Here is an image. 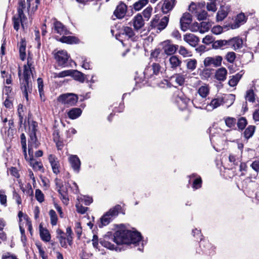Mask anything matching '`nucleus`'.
<instances>
[{
	"instance_id": "nucleus-7",
	"label": "nucleus",
	"mask_w": 259,
	"mask_h": 259,
	"mask_svg": "<svg viewBox=\"0 0 259 259\" xmlns=\"http://www.w3.org/2000/svg\"><path fill=\"white\" fill-rule=\"evenodd\" d=\"M189 11L193 13L199 20H203L206 19L208 16L207 12L204 10L200 9L199 5H196L194 3H192L189 8Z\"/></svg>"
},
{
	"instance_id": "nucleus-26",
	"label": "nucleus",
	"mask_w": 259,
	"mask_h": 259,
	"mask_svg": "<svg viewBox=\"0 0 259 259\" xmlns=\"http://www.w3.org/2000/svg\"><path fill=\"white\" fill-rule=\"evenodd\" d=\"M27 161H29L31 166L35 170H41L43 168V165L41 162L36 161L33 158V155L32 156H27Z\"/></svg>"
},
{
	"instance_id": "nucleus-63",
	"label": "nucleus",
	"mask_w": 259,
	"mask_h": 259,
	"mask_svg": "<svg viewBox=\"0 0 259 259\" xmlns=\"http://www.w3.org/2000/svg\"><path fill=\"white\" fill-rule=\"evenodd\" d=\"M199 23L195 22L189 25L188 29L192 32H199Z\"/></svg>"
},
{
	"instance_id": "nucleus-3",
	"label": "nucleus",
	"mask_w": 259,
	"mask_h": 259,
	"mask_svg": "<svg viewBox=\"0 0 259 259\" xmlns=\"http://www.w3.org/2000/svg\"><path fill=\"white\" fill-rule=\"evenodd\" d=\"M25 9V0H19L18 7L17 9L18 16L13 17L14 28L18 30L20 27V23L23 29L26 24L27 18L24 14V10Z\"/></svg>"
},
{
	"instance_id": "nucleus-23",
	"label": "nucleus",
	"mask_w": 259,
	"mask_h": 259,
	"mask_svg": "<svg viewBox=\"0 0 259 259\" xmlns=\"http://www.w3.org/2000/svg\"><path fill=\"white\" fill-rule=\"evenodd\" d=\"M54 30L56 33L60 35H67L69 32L65 27L60 22L56 21L54 23Z\"/></svg>"
},
{
	"instance_id": "nucleus-25",
	"label": "nucleus",
	"mask_w": 259,
	"mask_h": 259,
	"mask_svg": "<svg viewBox=\"0 0 259 259\" xmlns=\"http://www.w3.org/2000/svg\"><path fill=\"white\" fill-rule=\"evenodd\" d=\"M229 46L234 50L241 48L242 46V40L239 37H234L228 40Z\"/></svg>"
},
{
	"instance_id": "nucleus-11",
	"label": "nucleus",
	"mask_w": 259,
	"mask_h": 259,
	"mask_svg": "<svg viewBox=\"0 0 259 259\" xmlns=\"http://www.w3.org/2000/svg\"><path fill=\"white\" fill-rule=\"evenodd\" d=\"M68 161L73 171L78 173L80 169L81 161L76 155L69 154Z\"/></svg>"
},
{
	"instance_id": "nucleus-17",
	"label": "nucleus",
	"mask_w": 259,
	"mask_h": 259,
	"mask_svg": "<svg viewBox=\"0 0 259 259\" xmlns=\"http://www.w3.org/2000/svg\"><path fill=\"white\" fill-rule=\"evenodd\" d=\"M178 46L171 44L169 40L163 42V49L164 52L167 55H171L176 52Z\"/></svg>"
},
{
	"instance_id": "nucleus-5",
	"label": "nucleus",
	"mask_w": 259,
	"mask_h": 259,
	"mask_svg": "<svg viewBox=\"0 0 259 259\" xmlns=\"http://www.w3.org/2000/svg\"><path fill=\"white\" fill-rule=\"evenodd\" d=\"M119 208L120 206L117 205L111 208L104 213L100 219V223L98 225L99 227L102 228L108 225L118 215Z\"/></svg>"
},
{
	"instance_id": "nucleus-37",
	"label": "nucleus",
	"mask_w": 259,
	"mask_h": 259,
	"mask_svg": "<svg viewBox=\"0 0 259 259\" xmlns=\"http://www.w3.org/2000/svg\"><path fill=\"white\" fill-rule=\"evenodd\" d=\"M197 93L202 98H205L209 93V88L208 85H201L198 90Z\"/></svg>"
},
{
	"instance_id": "nucleus-9",
	"label": "nucleus",
	"mask_w": 259,
	"mask_h": 259,
	"mask_svg": "<svg viewBox=\"0 0 259 259\" xmlns=\"http://www.w3.org/2000/svg\"><path fill=\"white\" fill-rule=\"evenodd\" d=\"M55 59L59 66H65L70 57L67 52L64 50L58 51L54 54Z\"/></svg>"
},
{
	"instance_id": "nucleus-13",
	"label": "nucleus",
	"mask_w": 259,
	"mask_h": 259,
	"mask_svg": "<svg viewBox=\"0 0 259 259\" xmlns=\"http://www.w3.org/2000/svg\"><path fill=\"white\" fill-rule=\"evenodd\" d=\"M134 29L138 32L142 30L145 25L144 20L140 14L136 15L132 20Z\"/></svg>"
},
{
	"instance_id": "nucleus-59",
	"label": "nucleus",
	"mask_w": 259,
	"mask_h": 259,
	"mask_svg": "<svg viewBox=\"0 0 259 259\" xmlns=\"http://www.w3.org/2000/svg\"><path fill=\"white\" fill-rule=\"evenodd\" d=\"M37 82L39 95L41 97L42 95H44V83L42 79L41 78H38L37 79Z\"/></svg>"
},
{
	"instance_id": "nucleus-49",
	"label": "nucleus",
	"mask_w": 259,
	"mask_h": 259,
	"mask_svg": "<svg viewBox=\"0 0 259 259\" xmlns=\"http://www.w3.org/2000/svg\"><path fill=\"white\" fill-rule=\"evenodd\" d=\"M186 61L187 69L192 71L196 68L197 65V61L195 59H190L187 60Z\"/></svg>"
},
{
	"instance_id": "nucleus-57",
	"label": "nucleus",
	"mask_w": 259,
	"mask_h": 259,
	"mask_svg": "<svg viewBox=\"0 0 259 259\" xmlns=\"http://www.w3.org/2000/svg\"><path fill=\"white\" fill-rule=\"evenodd\" d=\"M175 78V81L179 85H182L185 82L184 76L180 74H177L174 77Z\"/></svg>"
},
{
	"instance_id": "nucleus-33",
	"label": "nucleus",
	"mask_w": 259,
	"mask_h": 259,
	"mask_svg": "<svg viewBox=\"0 0 259 259\" xmlns=\"http://www.w3.org/2000/svg\"><path fill=\"white\" fill-rule=\"evenodd\" d=\"M40 236L44 241L48 242L50 240V235L47 229L42 227L41 224L39 225Z\"/></svg>"
},
{
	"instance_id": "nucleus-16",
	"label": "nucleus",
	"mask_w": 259,
	"mask_h": 259,
	"mask_svg": "<svg viewBox=\"0 0 259 259\" xmlns=\"http://www.w3.org/2000/svg\"><path fill=\"white\" fill-rule=\"evenodd\" d=\"M222 105H223V99L222 97H218L212 99L210 102L206 105L205 109L212 111Z\"/></svg>"
},
{
	"instance_id": "nucleus-50",
	"label": "nucleus",
	"mask_w": 259,
	"mask_h": 259,
	"mask_svg": "<svg viewBox=\"0 0 259 259\" xmlns=\"http://www.w3.org/2000/svg\"><path fill=\"white\" fill-rule=\"evenodd\" d=\"M49 215L51 218V224L53 226L56 225L58 221V217L56 212L54 210L51 209L49 211Z\"/></svg>"
},
{
	"instance_id": "nucleus-32",
	"label": "nucleus",
	"mask_w": 259,
	"mask_h": 259,
	"mask_svg": "<svg viewBox=\"0 0 259 259\" xmlns=\"http://www.w3.org/2000/svg\"><path fill=\"white\" fill-rule=\"evenodd\" d=\"M204 98L195 97L192 100V103L194 106L198 109H205L206 104L205 103V100H204Z\"/></svg>"
},
{
	"instance_id": "nucleus-21",
	"label": "nucleus",
	"mask_w": 259,
	"mask_h": 259,
	"mask_svg": "<svg viewBox=\"0 0 259 259\" xmlns=\"http://www.w3.org/2000/svg\"><path fill=\"white\" fill-rule=\"evenodd\" d=\"M183 39L190 46L193 47H196L199 41V38L192 33H186L184 35Z\"/></svg>"
},
{
	"instance_id": "nucleus-8",
	"label": "nucleus",
	"mask_w": 259,
	"mask_h": 259,
	"mask_svg": "<svg viewBox=\"0 0 259 259\" xmlns=\"http://www.w3.org/2000/svg\"><path fill=\"white\" fill-rule=\"evenodd\" d=\"M58 100L67 106H73L77 102L78 98L73 94L62 95L59 96Z\"/></svg>"
},
{
	"instance_id": "nucleus-47",
	"label": "nucleus",
	"mask_w": 259,
	"mask_h": 259,
	"mask_svg": "<svg viewBox=\"0 0 259 259\" xmlns=\"http://www.w3.org/2000/svg\"><path fill=\"white\" fill-rule=\"evenodd\" d=\"M60 194V198L62 200L63 203L67 205L69 202V198L66 190H63L62 191L59 192Z\"/></svg>"
},
{
	"instance_id": "nucleus-35",
	"label": "nucleus",
	"mask_w": 259,
	"mask_h": 259,
	"mask_svg": "<svg viewBox=\"0 0 259 259\" xmlns=\"http://www.w3.org/2000/svg\"><path fill=\"white\" fill-rule=\"evenodd\" d=\"M104 247L109 249L111 250H115L116 251H121L122 249L123 245L125 244H101Z\"/></svg>"
},
{
	"instance_id": "nucleus-24",
	"label": "nucleus",
	"mask_w": 259,
	"mask_h": 259,
	"mask_svg": "<svg viewBox=\"0 0 259 259\" xmlns=\"http://www.w3.org/2000/svg\"><path fill=\"white\" fill-rule=\"evenodd\" d=\"M122 34L128 38L131 39L132 41H136L138 39V36L136 35L134 30L130 27L125 26L123 28Z\"/></svg>"
},
{
	"instance_id": "nucleus-19",
	"label": "nucleus",
	"mask_w": 259,
	"mask_h": 259,
	"mask_svg": "<svg viewBox=\"0 0 259 259\" xmlns=\"http://www.w3.org/2000/svg\"><path fill=\"white\" fill-rule=\"evenodd\" d=\"M127 11V6L124 3L121 2L116 7L114 12V15L118 19H121L124 17Z\"/></svg>"
},
{
	"instance_id": "nucleus-18",
	"label": "nucleus",
	"mask_w": 259,
	"mask_h": 259,
	"mask_svg": "<svg viewBox=\"0 0 259 259\" xmlns=\"http://www.w3.org/2000/svg\"><path fill=\"white\" fill-rule=\"evenodd\" d=\"M176 101L180 109L184 110L187 108L190 100L183 94L179 93L177 95Z\"/></svg>"
},
{
	"instance_id": "nucleus-56",
	"label": "nucleus",
	"mask_w": 259,
	"mask_h": 259,
	"mask_svg": "<svg viewBox=\"0 0 259 259\" xmlns=\"http://www.w3.org/2000/svg\"><path fill=\"white\" fill-rule=\"evenodd\" d=\"M225 123L227 126L229 127H233L236 124V120L234 118L229 117L226 118Z\"/></svg>"
},
{
	"instance_id": "nucleus-45",
	"label": "nucleus",
	"mask_w": 259,
	"mask_h": 259,
	"mask_svg": "<svg viewBox=\"0 0 259 259\" xmlns=\"http://www.w3.org/2000/svg\"><path fill=\"white\" fill-rule=\"evenodd\" d=\"M228 46V40H218L214 41L212 45L213 48L214 49H219L224 46Z\"/></svg>"
},
{
	"instance_id": "nucleus-53",
	"label": "nucleus",
	"mask_w": 259,
	"mask_h": 259,
	"mask_svg": "<svg viewBox=\"0 0 259 259\" xmlns=\"http://www.w3.org/2000/svg\"><path fill=\"white\" fill-rule=\"evenodd\" d=\"M55 182L56 186V189L58 192L62 191L63 190H66L63 186V182L60 179L56 178L55 180Z\"/></svg>"
},
{
	"instance_id": "nucleus-10",
	"label": "nucleus",
	"mask_w": 259,
	"mask_h": 259,
	"mask_svg": "<svg viewBox=\"0 0 259 259\" xmlns=\"http://www.w3.org/2000/svg\"><path fill=\"white\" fill-rule=\"evenodd\" d=\"M223 58L221 56H215L214 57H208L205 58L203 63L205 67L212 66L213 67L220 66L222 64Z\"/></svg>"
},
{
	"instance_id": "nucleus-44",
	"label": "nucleus",
	"mask_w": 259,
	"mask_h": 259,
	"mask_svg": "<svg viewBox=\"0 0 259 259\" xmlns=\"http://www.w3.org/2000/svg\"><path fill=\"white\" fill-rule=\"evenodd\" d=\"M21 142L22 145V148L23 149V151L24 153V157L26 160H27V155L26 153V149H27V145H26V137L24 134H22L21 135Z\"/></svg>"
},
{
	"instance_id": "nucleus-54",
	"label": "nucleus",
	"mask_w": 259,
	"mask_h": 259,
	"mask_svg": "<svg viewBox=\"0 0 259 259\" xmlns=\"http://www.w3.org/2000/svg\"><path fill=\"white\" fill-rule=\"evenodd\" d=\"M72 72V70H64V71H61L59 73H56L55 77L61 78V77H66V76H71Z\"/></svg>"
},
{
	"instance_id": "nucleus-40",
	"label": "nucleus",
	"mask_w": 259,
	"mask_h": 259,
	"mask_svg": "<svg viewBox=\"0 0 259 259\" xmlns=\"http://www.w3.org/2000/svg\"><path fill=\"white\" fill-rule=\"evenodd\" d=\"M255 126L253 125L248 126L244 132V135L246 139H248L253 136L255 131Z\"/></svg>"
},
{
	"instance_id": "nucleus-20",
	"label": "nucleus",
	"mask_w": 259,
	"mask_h": 259,
	"mask_svg": "<svg viewBox=\"0 0 259 259\" xmlns=\"http://www.w3.org/2000/svg\"><path fill=\"white\" fill-rule=\"evenodd\" d=\"M189 183H192V188L194 190L200 188L202 186V179L201 177L196 174H193L189 176Z\"/></svg>"
},
{
	"instance_id": "nucleus-51",
	"label": "nucleus",
	"mask_w": 259,
	"mask_h": 259,
	"mask_svg": "<svg viewBox=\"0 0 259 259\" xmlns=\"http://www.w3.org/2000/svg\"><path fill=\"white\" fill-rule=\"evenodd\" d=\"M0 203L2 205L7 206V196L5 191L3 190H0Z\"/></svg>"
},
{
	"instance_id": "nucleus-48",
	"label": "nucleus",
	"mask_w": 259,
	"mask_h": 259,
	"mask_svg": "<svg viewBox=\"0 0 259 259\" xmlns=\"http://www.w3.org/2000/svg\"><path fill=\"white\" fill-rule=\"evenodd\" d=\"M179 53L184 57H191L192 53L189 51L185 47L180 46L179 50Z\"/></svg>"
},
{
	"instance_id": "nucleus-30",
	"label": "nucleus",
	"mask_w": 259,
	"mask_h": 259,
	"mask_svg": "<svg viewBox=\"0 0 259 259\" xmlns=\"http://www.w3.org/2000/svg\"><path fill=\"white\" fill-rule=\"evenodd\" d=\"M227 70L225 67L218 69L215 72V78L220 81H224L226 79Z\"/></svg>"
},
{
	"instance_id": "nucleus-60",
	"label": "nucleus",
	"mask_w": 259,
	"mask_h": 259,
	"mask_svg": "<svg viewBox=\"0 0 259 259\" xmlns=\"http://www.w3.org/2000/svg\"><path fill=\"white\" fill-rule=\"evenodd\" d=\"M152 8L150 6L147 7L143 12V14L145 18L148 20L151 15Z\"/></svg>"
},
{
	"instance_id": "nucleus-15",
	"label": "nucleus",
	"mask_w": 259,
	"mask_h": 259,
	"mask_svg": "<svg viewBox=\"0 0 259 259\" xmlns=\"http://www.w3.org/2000/svg\"><path fill=\"white\" fill-rule=\"evenodd\" d=\"M176 4V0H163L161 10L163 14H167L172 10Z\"/></svg>"
},
{
	"instance_id": "nucleus-29",
	"label": "nucleus",
	"mask_w": 259,
	"mask_h": 259,
	"mask_svg": "<svg viewBox=\"0 0 259 259\" xmlns=\"http://www.w3.org/2000/svg\"><path fill=\"white\" fill-rule=\"evenodd\" d=\"M168 61L170 68L172 69H176L178 67H180L182 64L181 60L175 55L170 56Z\"/></svg>"
},
{
	"instance_id": "nucleus-55",
	"label": "nucleus",
	"mask_w": 259,
	"mask_h": 259,
	"mask_svg": "<svg viewBox=\"0 0 259 259\" xmlns=\"http://www.w3.org/2000/svg\"><path fill=\"white\" fill-rule=\"evenodd\" d=\"M225 59L228 62L232 63L236 59V54L233 52H228L225 56Z\"/></svg>"
},
{
	"instance_id": "nucleus-39",
	"label": "nucleus",
	"mask_w": 259,
	"mask_h": 259,
	"mask_svg": "<svg viewBox=\"0 0 259 259\" xmlns=\"http://www.w3.org/2000/svg\"><path fill=\"white\" fill-rule=\"evenodd\" d=\"M148 2L149 0H139L134 3L133 5V8L135 11H139L145 7Z\"/></svg>"
},
{
	"instance_id": "nucleus-31",
	"label": "nucleus",
	"mask_w": 259,
	"mask_h": 259,
	"mask_svg": "<svg viewBox=\"0 0 259 259\" xmlns=\"http://www.w3.org/2000/svg\"><path fill=\"white\" fill-rule=\"evenodd\" d=\"M222 97L223 99V104H225L227 108L233 104L235 99V96L233 94L225 95Z\"/></svg>"
},
{
	"instance_id": "nucleus-22",
	"label": "nucleus",
	"mask_w": 259,
	"mask_h": 259,
	"mask_svg": "<svg viewBox=\"0 0 259 259\" xmlns=\"http://www.w3.org/2000/svg\"><path fill=\"white\" fill-rule=\"evenodd\" d=\"M246 21V17L243 13L238 14L235 20V22L231 25L232 29H236L243 24Z\"/></svg>"
},
{
	"instance_id": "nucleus-41",
	"label": "nucleus",
	"mask_w": 259,
	"mask_h": 259,
	"mask_svg": "<svg viewBox=\"0 0 259 259\" xmlns=\"http://www.w3.org/2000/svg\"><path fill=\"white\" fill-rule=\"evenodd\" d=\"M169 21V18L167 16L163 17L159 22L157 29L161 31L164 29L167 25Z\"/></svg>"
},
{
	"instance_id": "nucleus-38",
	"label": "nucleus",
	"mask_w": 259,
	"mask_h": 259,
	"mask_svg": "<svg viewBox=\"0 0 259 259\" xmlns=\"http://www.w3.org/2000/svg\"><path fill=\"white\" fill-rule=\"evenodd\" d=\"M243 74V73L242 72V71H241L235 75L233 76L232 78L229 80V84L231 87H233L236 86L242 77Z\"/></svg>"
},
{
	"instance_id": "nucleus-52",
	"label": "nucleus",
	"mask_w": 259,
	"mask_h": 259,
	"mask_svg": "<svg viewBox=\"0 0 259 259\" xmlns=\"http://www.w3.org/2000/svg\"><path fill=\"white\" fill-rule=\"evenodd\" d=\"M247 120L244 117L240 118L237 122V126L239 129L243 130L247 125Z\"/></svg>"
},
{
	"instance_id": "nucleus-46",
	"label": "nucleus",
	"mask_w": 259,
	"mask_h": 259,
	"mask_svg": "<svg viewBox=\"0 0 259 259\" xmlns=\"http://www.w3.org/2000/svg\"><path fill=\"white\" fill-rule=\"evenodd\" d=\"M245 99L250 102L253 103L255 101V95L252 89L247 91Z\"/></svg>"
},
{
	"instance_id": "nucleus-28",
	"label": "nucleus",
	"mask_w": 259,
	"mask_h": 259,
	"mask_svg": "<svg viewBox=\"0 0 259 259\" xmlns=\"http://www.w3.org/2000/svg\"><path fill=\"white\" fill-rule=\"evenodd\" d=\"M58 40L68 44H77L79 42V40L77 37L73 36H66V35H63Z\"/></svg>"
},
{
	"instance_id": "nucleus-27",
	"label": "nucleus",
	"mask_w": 259,
	"mask_h": 259,
	"mask_svg": "<svg viewBox=\"0 0 259 259\" xmlns=\"http://www.w3.org/2000/svg\"><path fill=\"white\" fill-rule=\"evenodd\" d=\"M20 58L21 60L24 61L26 58V42L23 38H21V41L18 44Z\"/></svg>"
},
{
	"instance_id": "nucleus-6",
	"label": "nucleus",
	"mask_w": 259,
	"mask_h": 259,
	"mask_svg": "<svg viewBox=\"0 0 259 259\" xmlns=\"http://www.w3.org/2000/svg\"><path fill=\"white\" fill-rule=\"evenodd\" d=\"M161 67L158 63H153L151 66H147L144 71L145 78L150 79L154 76L159 75L161 72Z\"/></svg>"
},
{
	"instance_id": "nucleus-36",
	"label": "nucleus",
	"mask_w": 259,
	"mask_h": 259,
	"mask_svg": "<svg viewBox=\"0 0 259 259\" xmlns=\"http://www.w3.org/2000/svg\"><path fill=\"white\" fill-rule=\"evenodd\" d=\"M82 113L80 108H74L69 110L67 114L68 117L71 119H75L79 117Z\"/></svg>"
},
{
	"instance_id": "nucleus-62",
	"label": "nucleus",
	"mask_w": 259,
	"mask_h": 259,
	"mask_svg": "<svg viewBox=\"0 0 259 259\" xmlns=\"http://www.w3.org/2000/svg\"><path fill=\"white\" fill-rule=\"evenodd\" d=\"M206 8L208 11L215 12L217 10L215 2L208 3L206 5Z\"/></svg>"
},
{
	"instance_id": "nucleus-43",
	"label": "nucleus",
	"mask_w": 259,
	"mask_h": 259,
	"mask_svg": "<svg viewBox=\"0 0 259 259\" xmlns=\"http://www.w3.org/2000/svg\"><path fill=\"white\" fill-rule=\"evenodd\" d=\"M211 25H210L209 23L206 22H202L201 23H199V32L201 33H204L206 32H207Z\"/></svg>"
},
{
	"instance_id": "nucleus-61",
	"label": "nucleus",
	"mask_w": 259,
	"mask_h": 259,
	"mask_svg": "<svg viewBox=\"0 0 259 259\" xmlns=\"http://www.w3.org/2000/svg\"><path fill=\"white\" fill-rule=\"evenodd\" d=\"M35 198L39 202L44 201V195L41 191L39 189H36L35 191Z\"/></svg>"
},
{
	"instance_id": "nucleus-12",
	"label": "nucleus",
	"mask_w": 259,
	"mask_h": 259,
	"mask_svg": "<svg viewBox=\"0 0 259 259\" xmlns=\"http://www.w3.org/2000/svg\"><path fill=\"white\" fill-rule=\"evenodd\" d=\"M192 22L191 15L188 13H184L180 19L181 29L186 31L189 29V26Z\"/></svg>"
},
{
	"instance_id": "nucleus-1",
	"label": "nucleus",
	"mask_w": 259,
	"mask_h": 259,
	"mask_svg": "<svg viewBox=\"0 0 259 259\" xmlns=\"http://www.w3.org/2000/svg\"><path fill=\"white\" fill-rule=\"evenodd\" d=\"M33 71H34V67L33 65L32 59L29 56L27 64L23 66L22 71L19 69L18 71L20 88L27 100L28 99V94L32 90L31 77H33Z\"/></svg>"
},
{
	"instance_id": "nucleus-4",
	"label": "nucleus",
	"mask_w": 259,
	"mask_h": 259,
	"mask_svg": "<svg viewBox=\"0 0 259 259\" xmlns=\"http://www.w3.org/2000/svg\"><path fill=\"white\" fill-rule=\"evenodd\" d=\"M37 123L33 122L29 126V140L28 141V154L29 156H32L34 153V149H37L39 143L38 142L36 136Z\"/></svg>"
},
{
	"instance_id": "nucleus-34",
	"label": "nucleus",
	"mask_w": 259,
	"mask_h": 259,
	"mask_svg": "<svg viewBox=\"0 0 259 259\" xmlns=\"http://www.w3.org/2000/svg\"><path fill=\"white\" fill-rule=\"evenodd\" d=\"M71 75L74 79L80 82H83L85 80V75L76 70H72Z\"/></svg>"
},
{
	"instance_id": "nucleus-42",
	"label": "nucleus",
	"mask_w": 259,
	"mask_h": 259,
	"mask_svg": "<svg viewBox=\"0 0 259 259\" xmlns=\"http://www.w3.org/2000/svg\"><path fill=\"white\" fill-rule=\"evenodd\" d=\"M77 200L80 203H83L86 205H90L93 202V199L91 197L86 196H78Z\"/></svg>"
},
{
	"instance_id": "nucleus-64",
	"label": "nucleus",
	"mask_w": 259,
	"mask_h": 259,
	"mask_svg": "<svg viewBox=\"0 0 259 259\" xmlns=\"http://www.w3.org/2000/svg\"><path fill=\"white\" fill-rule=\"evenodd\" d=\"M223 28L220 25L214 26L211 29V32L216 35L221 34L223 32Z\"/></svg>"
},
{
	"instance_id": "nucleus-14",
	"label": "nucleus",
	"mask_w": 259,
	"mask_h": 259,
	"mask_svg": "<svg viewBox=\"0 0 259 259\" xmlns=\"http://www.w3.org/2000/svg\"><path fill=\"white\" fill-rule=\"evenodd\" d=\"M230 11V6L229 5H224L221 6L219 9L216 17V20L218 22L223 21L228 16Z\"/></svg>"
},
{
	"instance_id": "nucleus-58",
	"label": "nucleus",
	"mask_w": 259,
	"mask_h": 259,
	"mask_svg": "<svg viewBox=\"0 0 259 259\" xmlns=\"http://www.w3.org/2000/svg\"><path fill=\"white\" fill-rule=\"evenodd\" d=\"M76 207L77 211L81 214H84L89 209L88 207L82 206L79 202L76 204Z\"/></svg>"
},
{
	"instance_id": "nucleus-2",
	"label": "nucleus",
	"mask_w": 259,
	"mask_h": 259,
	"mask_svg": "<svg viewBox=\"0 0 259 259\" xmlns=\"http://www.w3.org/2000/svg\"><path fill=\"white\" fill-rule=\"evenodd\" d=\"M130 238V243H139L144 241L143 237L140 232L138 231L135 228H133L132 230H120L116 231L114 235L113 241L115 243H125L124 240Z\"/></svg>"
}]
</instances>
